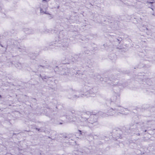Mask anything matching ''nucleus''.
<instances>
[{"label":"nucleus","mask_w":155,"mask_h":155,"mask_svg":"<svg viewBox=\"0 0 155 155\" xmlns=\"http://www.w3.org/2000/svg\"><path fill=\"white\" fill-rule=\"evenodd\" d=\"M115 112V111L112 108L110 109L107 112V115H108L111 116L114 115Z\"/></svg>","instance_id":"nucleus-1"},{"label":"nucleus","mask_w":155,"mask_h":155,"mask_svg":"<svg viewBox=\"0 0 155 155\" xmlns=\"http://www.w3.org/2000/svg\"><path fill=\"white\" fill-rule=\"evenodd\" d=\"M122 109L124 111H128V110L126 109H124L123 108H122Z\"/></svg>","instance_id":"nucleus-2"},{"label":"nucleus","mask_w":155,"mask_h":155,"mask_svg":"<svg viewBox=\"0 0 155 155\" xmlns=\"http://www.w3.org/2000/svg\"><path fill=\"white\" fill-rule=\"evenodd\" d=\"M78 131H79V132H80V134H81V130H78Z\"/></svg>","instance_id":"nucleus-3"},{"label":"nucleus","mask_w":155,"mask_h":155,"mask_svg":"<svg viewBox=\"0 0 155 155\" xmlns=\"http://www.w3.org/2000/svg\"><path fill=\"white\" fill-rule=\"evenodd\" d=\"M127 113H122L123 114H127Z\"/></svg>","instance_id":"nucleus-4"},{"label":"nucleus","mask_w":155,"mask_h":155,"mask_svg":"<svg viewBox=\"0 0 155 155\" xmlns=\"http://www.w3.org/2000/svg\"><path fill=\"white\" fill-rule=\"evenodd\" d=\"M149 3H153V2H148Z\"/></svg>","instance_id":"nucleus-5"},{"label":"nucleus","mask_w":155,"mask_h":155,"mask_svg":"<svg viewBox=\"0 0 155 155\" xmlns=\"http://www.w3.org/2000/svg\"><path fill=\"white\" fill-rule=\"evenodd\" d=\"M0 46H2V47H3V46L2 45H1L0 44Z\"/></svg>","instance_id":"nucleus-6"},{"label":"nucleus","mask_w":155,"mask_h":155,"mask_svg":"<svg viewBox=\"0 0 155 155\" xmlns=\"http://www.w3.org/2000/svg\"><path fill=\"white\" fill-rule=\"evenodd\" d=\"M0 97H1V95H0Z\"/></svg>","instance_id":"nucleus-7"},{"label":"nucleus","mask_w":155,"mask_h":155,"mask_svg":"<svg viewBox=\"0 0 155 155\" xmlns=\"http://www.w3.org/2000/svg\"><path fill=\"white\" fill-rule=\"evenodd\" d=\"M43 1H45V0H43Z\"/></svg>","instance_id":"nucleus-8"}]
</instances>
